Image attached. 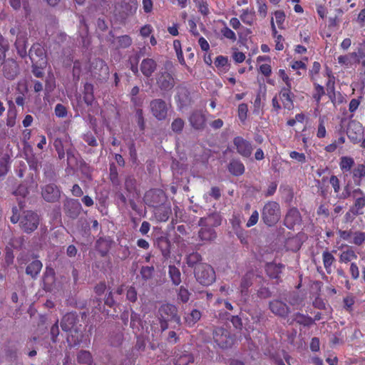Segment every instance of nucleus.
I'll return each mask as SVG.
<instances>
[{
  "label": "nucleus",
  "instance_id": "f257e3e1",
  "mask_svg": "<svg viewBox=\"0 0 365 365\" xmlns=\"http://www.w3.org/2000/svg\"><path fill=\"white\" fill-rule=\"evenodd\" d=\"M78 321V316L74 312L66 314L61 321L62 330L68 333V341L74 346L80 344L81 341L82 334L76 329Z\"/></svg>",
  "mask_w": 365,
  "mask_h": 365
},
{
  "label": "nucleus",
  "instance_id": "f03ea898",
  "mask_svg": "<svg viewBox=\"0 0 365 365\" xmlns=\"http://www.w3.org/2000/svg\"><path fill=\"white\" fill-rule=\"evenodd\" d=\"M158 317L162 332L168 329V322H174L181 324L180 316L178 314V307L171 303L163 304L158 309Z\"/></svg>",
  "mask_w": 365,
  "mask_h": 365
},
{
  "label": "nucleus",
  "instance_id": "7ed1b4c3",
  "mask_svg": "<svg viewBox=\"0 0 365 365\" xmlns=\"http://www.w3.org/2000/svg\"><path fill=\"white\" fill-rule=\"evenodd\" d=\"M294 97L292 88H282L272 100V111L278 114L282 107L284 109L292 110L294 107Z\"/></svg>",
  "mask_w": 365,
  "mask_h": 365
},
{
  "label": "nucleus",
  "instance_id": "20e7f679",
  "mask_svg": "<svg viewBox=\"0 0 365 365\" xmlns=\"http://www.w3.org/2000/svg\"><path fill=\"white\" fill-rule=\"evenodd\" d=\"M194 276L196 281L203 286H210L216 279L214 269L207 263H200L198 266L195 267Z\"/></svg>",
  "mask_w": 365,
  "mask_h": 365
},
{
  "label": "nucleus",
  "instance_id": "39448f33",
  "mask_svg": "<svg viewBox=\"0 0 365 365\" xmlns=\"http://www.w3.org/2000/svg\"><path fill=\"white\" fill-rule=\"evenodd\" d=\"M281 217L280 206L275 201H269L264 205L262 210V219L267 226H273Z\"/></svg>",
  "mask_w": 365,
  "mask_h": 365
},
{
  "label": "nucleus",
  "instance_id": "423d86ee",
  "mask_svg": "<svg viewBox=\"0 0 365 365\" xmlns=\"http://www.w3.org/2000/svg\"><path fill=\"white\" fill-rule=\"evenodd\" d=\"M155 83L163 93L172 91L175 86V73L168 71H160L155 75Z\"/></svg>",
  "mask_w": 365,
  "mask_h": 365
},
{
  "label": "nucleus",
  "instance_id": "0eeeda50",
  "mask_svg": "<svg viewBox=\"0 0 365 365\" xmlns=\"http://www.w3.org/2000/svg\"><path fill=\"white\" fill-rule=\"evenodd\" d=\"M215 343L221 349L231 348L235 343V337L230 332L222 327H217L212 333Z\"/></svg>",
  "mask_w": 365,
  "mask_h": 365
},
{
  "label": "nucleus",
  "instance_id": "6e6552de",
  "mask_svg": "<svg viewBox=\"0 0 365 365\" xmlns=\"http://www.w3.org/2000/svg\"><path fill=\"white\" fill-rule=\"evenodd\" d=\"M40 219L37 213L28 210L24 212L20 220V227L26 233H31L35 231L38 225Z\"/></svg>",
  "mask_w": 365,
  "mask_h": 365
},
{
  "label": "nucleus",
  "instance_id": "1a4fd4ad",
  "mask_svg": "<svg viewBox=\"0 0 365 365\" xmlns=\"http://www.w3.org/2000/svg\"><path fill=\"white\" fill-rule=\"evenodd\" d=\"M32 64L46 66L47 56L44 47L39 43H34L27 53Z\"/></svg>",
  "mask_w": 365,
  "mask_h": 365
},
{
  "label": "nucleus",
  "instance_id": "9d476101",
  "mask_svg": "<svg viewBox=\"0 0 365 365\" xmlns=\"http://www.w3.org/2000/svg\"><path fill=\"white\" fill-rule=\"evenodd\" d=\"M212 217H209L206 218L201 217L199 220L198 225L201 228L198 232V236L202 241H212L217 237L215 230L210 226L212 225Z\"/></svg>",
  "mask_w": 365,
  "mask_h": 365
},
{
  "label": "nucleus",
  "instance_id": "9b49d317",
  "mask_svg": "<svg viewBox=\"0 0 365 365\" xmlns=\"http://www.w3.org/2000/svg\"><path fill=\"white\" fill-rule=\"evenodd\" d=\"M150 108L152 115L158 120L167 118L168 106L167 103L161 98H155L150 101Z\"/></svg>",
  "mask_w": 365,
  "mask_h": 365
},
{
  "label": "nucleus",
  "instance_id": "f8f14e48",
  "mask_svg": "<svg viewBox=\"0 0 365 365\" xmlns=\"http://www.w3.org/2000/svg\"><path fill=\"white\" fill-rule=\"evenodd\" d=\"M61 189L55 183H49L41 187V196L48 202H58L61 197Z\"/></svg>",
  "mask_w": 365,
  "mask_h": 365
},
{
  "label": "nucleus",
  "instance_id": "ddd939ff",
  "mask_svg": "<svg viewBox=\"0 0 365 365\" xmlns=\"http://www.w3.org/2000/svg\"><path fill=\"white\" fill-rule=\"evenodd\" d=\"M233 144L239 155L243 158H250L252 155L253 148L252 143L241 136L235 137Z\"/></svg>",
  "mask_w": 365,
  "mask_h": 365
},
{
  "label": "nucleus",
  "instance_id": "4468645a",
  "mask_svg": "<svg viewBox=\"0 0 365 365\" xmlns=\"http://www.w3.org/2000/svg\"><path fill=\"white\" fill-rule=\"evenodd\" d=\"M352 210L356 214H364L365 208V192L360 187L354 188Z\"/></svg>",
  "mask_w": 365,
  "mask_h": 365
},
{
  "label": "nucleus",
  "instance_id": "2eb2a0df",
  "mask_svg": "<svg viewBox=\"0 0 365 365\" xmlns=\"http://www.w3.org/2000/svg\"><path fill=\"white\" fill-rule=\"evenodd\" d=\"M63 210L68 217L74 220L81 214L82 206L78 200L68 199L63 204Z\"/></svg>",
  "mask_w": 365,
  "mask_h": 365
},
{
  "label": "nucleus",
  "instance_id": "dca6fc26",
  "mask_svg": "<svg viewBox=\"0 0 365 365\" xmlns=\"http://www.w3.org/2000/svg\"><path fill=\"white\" fill-rule=\"evenodd\" d=\"M269 309L274 315L286 318L290 312L289 307L279 299H273L269 302Z\"/></svg>",
  "mask_w": 365,
  "mask_h": 365
},
{
  "label": "nucleus",
  "instance_id": "f3484780",
  "mask_svg": "<svg viewBox=\"0 0 365 365\" xmlns=\"http://www.w3.org/2000/svg\"><path fill=\"white\" fill-rule=\"evenodd\" d=\"M190 125L196 130H202L206 127L207 119L205 114L201 110H194L191 113L188 118Z\"/></svg>",
  "mask_w": 365,
  "mask_h": 365
},
{
  "label": "nucleus",
  "instance_id": "a211bd4d",
  "mask_svg": "<svg viewBox=\"0 0 365 365\" xmlns=\"http://www.w3.org/2000/svg\"><path fill=\"white\" fill-rule=\"evenodd\" d=\"M302 222V216L297 207H291L288 210L284 220V225L289 230L294 229L295 225Z\"/></svg>",
  "mask_w": 365,
  "mask_h": 365
},
{
  "label": "nucleus",
  "instance_id": "6ab92c4d",
  "mask_svg": "<svg viewBox=\"0 0 365 365\" xmlns=\"http://www.w3.org/2000/svg\"><path fill=\"white\" fill-rule=\"evenodd\" d=\"M364 129L362 125L359 122H351L347 128V136L354 144L361 142Z\"/></svg>",
  "mask_w": 365,
  "mask_h": 365
},
{
  "label": "nucleus",
  "instance_id": "aec40b11",
  "mask_svg": "<svg viewBox=\"0 0 365 365\" xmlns=\"http://www.w3.org/2000/svg\"><path fill=\"white\" fill-rule=\"evenodd\" d=\"M164 198V193L160 190H150L144 196V201L149 207H157L162 204Z\"/></svg>",
  "mask_w": 365,
  "mask_h": 365
},
{
  "label": "nucleus",
  "instance_id": "412c9836",
  "mask_svg": "<svg viewBox=\"0 0 365 365\" xmlns=\"http://www.w3.org/2000/svg\"><path fill=\"white\" fill-rule=\"evenodd\" d=\"M19 73L18 63L14 59H8L5 61L3 67V73L6 78L9 80L14 79Z\"/></svg>",
  "mask_w": 365,
  "mask_h": 365
},
{
  "label": "nucleus",
  "instance_id": "4be33fe9",
  "mask_svg": "<svg viewBox=\"0 0 365 365\" xmlns=\"http://www.w3.org/2000/svg\"><path fill=\"white\" fill-rule=\"evenodd\" d=\"M254 277V272L252 271H250L245 273L241 278L240 284L239 286V290L240 292L242 297H249V289L253 284Z\"/></svg>",
  "mask_w": 365,
  "mask_h": 365
},
{
  "label": "nucleus",
  "instance_id": "5701e85b",
  "mask_svg": "<svg viewBox=\"0 0 365 365\" xmlns=\"http://www.w3.org/2000/svg\"><path fill=\"white\" fill-rule=\"evenodd\" d=\"M158 64L155 60L151 58L143 59L140 65V70L145 78H150L157 70Z\"/></svg>",
  "mask_w": 365,
  "mask_h": 365
},
{
  "label": "nucleus",
  "instance_id": "b1692460",
  "mask_svg": "<svg viewBox=\"0 0 365 365\" xmlns=\"http://www.w3.org/2000/svg\"><path fill=\"white\" fill-rule=\"evenodd\" d=\"M287 322L289 325H292L296 322L304 327H309L314 324V320L311 317L300 312L294 313Z\"/></svg>",
  "mask_w": 365,
  "mask_h": 365
},
{
  "label": "nucleus",
  "instance_id": "393cba45",
  "mask_svg": "<svg viewBox=\"0 0 365 365\" xmlns=\"http://www.w3.org/2000/svg\"><path fill=\"white\" fill-rule=\"evenodd\" d=\"M349 175H351L355 185L361 186L365 178V164H356Z\"/></svg>",
  "mask_w": 365,
  "mask_h": 365
},
{
  "label": "nucleus",
  "instance_id": "a878e982",
  "mask_svg": "<svg viewBox=\"0 0 365 365\" xmlns=\"http://www.w3.org/2000/svg\"><path fill=\"white\" fill-rule=\"evenodd\" d=\"M339 168L344 177H347L355 167L354 159L351 156H341L339 158Z\"/></svg>",
  "mask_w": 365,
  "mask_h": 365
},
{
  "label": "nucleus",
  "instance_id": "bb28decb",
  "mask_svg": "<svg viewBox=\"0 0 365 365\" xmlns=\"http://www.w3.org/2000/svg\"><path fill=\"white\" fill-rule=\"evenodd\" d=\"M171 213L172 210L170 205L162 203V205L155 207L154 215L157 220L159 222L168 221Z\"/></svg>",
  "mask_w": 365,
  "mask_h": 365
},
{
  "label": "nucleus",
  "instance_id": "cd10ccee",
  "mask_svg": "<svg viewBox=\"0 0 365 365\" xmlns=\"http://www.w3.org/2000/svg\"><path fill=\"white\" fill-rule=\"evenodd\" d=\"M336 250H332L331 252L329 251L327 249L324 251H323L322 257V262L324 267L326 270V272L328 274H330L332 273V266L336 262V258L334 257L333 252H336Z\"/></svg>",
  "mask_w": 365,
  "mask_h": 365
},
{
  "label": "nucleus",
  "instance_id": "c85d7f7f",
  "mask_svg": "<svg viewBox=\"0 0 365 365\" xmlns=\"http://www.w3.org/2000/svg\"><path fill=\"white\" fill-rule=\"evenodd\" d=\"M357 259V255L351 246H346L339 255V262L340 263L347 264Z\"/></svg>",
  "mask_w": 365,
  "mask_h": 365
},
{
  "label": "nucleus",
  "instance_id": "c756f323",
  "mask_svg": "<svg viewBox=\"0 0 365 365\" xmlns=\"http://www.w3.org/2000/svg\"><path fill=\"white\" fill-rule=\"evenodd\" d=\"M27 37L26 34H18L15 41V47L17 53L21 57L27 56Z\"/></svg>",
  "mask_w": 365,
  "mask_h": 365
},
{
  "label": "nucleus",
  "instance_id": "7c9ffc66",
  "mask_svg": "<svg viewBox=\"0 0 365 365\" xmlns=\"http://www.w3.org/2000/svg\"><path fill=\"white\" fill-rule=\"evenodd\" d=\"M229 172L235 176L242 175L245 170L244 164L237 159H232L230 160L227 166Z\"/></svg>",
  "mask_w": 365,
  "mask_h": 365
},
{
  "label": "nucleus",
  "instance_id": "2f4dec72",
  "mask_svg": "<svg viewBox=\"0 0 365 365\" xmlns=\"http://www.w3.org/2000/svg\"><path fill=\"white\" fill-rule=\"evenodd\" d=\"M133 40L128 35H122L118 36L115 39L113 40L111 43L113 44L115 49H125L132 45Z\"/></svg>",
  "mask_w": 365,
  "mask_h": 365
},
{
  "label": "nucleus",
  "instance_id": "473e14b6",
  "mask_svg": "<svg viewBox=\"0 0 365 365\" xmlns=\"http://www.w3.org/2000/svg\"><path fill=\"white\" fill-rule=\"evenodd\" d=\"M83 94L84 103L87 106H92L95 101L93 85L90 83H85Z\"/></svg>",
  "mask_w": 365,
  "mask_h": 365
},
{
  "label": "nucleus",
  "instance_id": "72a5a7b5",
  "mask_svg": "<svg viewBox=\"0 0 365 365\" xmlns=\"http://www.w3.org/2000/svg\"><path fill=\"white\" fill-rule=\"evenodd\" d=\"M42 267L41 262L38 259H35L28 264L26 268V273L32 278H36L40 273Z\"/></svg>",
  "mask_w": 365,
  "mask_h": 365
},
{
  "label": "nucleus",
  "instance_id": "f704fd0d",
  "mask_svg": "<svg viewBox=\"0 0 365 365\" xmlns=\"http://www.w3.org/2000/svg\"><path fill=\"white\" fill-rule=\"evenodd\" d=\"M270 26L272 36L275 39V49L277 51H282L284 49V38L281 34H278L273 17L271 18Z\"/></svg>",
  "mask_w": 365,
  "mask_h": 365
},
{
  "label": "nucleus",
  "instance_id": "c9c22d12",
  "mask_svg": "<svg viewBox=\"0 0 365 365\" xmlns=\"http://www.w3.org/2000/svg\"><path fill=\"white\" fill-rule=\"evenodd\" d=\"M201 316L200 311L194 309L185 316V323L187 327H192L200 319Z\"/></svg>",
  "mask_w": 365,
  "mask_h": 365
},
{
  "label": "nucleus",
  "instance_id": "e433bc0d",
  "mask_svg": "<svg viewBox=\"0 0 365 365\" xmlns=\"http://www.w3.org/2000/svg\"><path fill=\"white\" fill-rule=\"evenodd\" d=\"M168 276L175 286H178L182 282L181 272L175 265L168 266Z\"/></svg>",
  "mask_w": 365,
  "mask_h": 365
},
{
  "label": "nucleus",
  "instance_id": "4c0bfd02",
  "mask_svg": "<svg viewBox=\"0 0 365 365\" xmlns=\"http://www.w3.org/2000/svg\"><path fill=\"white\" fill-rule=\"evenodd\" d=\"M284 265L282 264H269L266 267L267 275L272 279H279L282 273V269Z\"/></svg>",
  "mask_w": 365,
  "mask_h": 365
},
{
  "label": "nucleus",
  "instance_id": "58836bf2",
  "mask_svg": "<svg viewBox=\"0 0 365 365\" xmlns=\"http://www.w3.org/2000/svg\"><path fill=\"white\" fill-rule=\"evenodd\" d=\"M215 66L220 72H227L230 68L228 58L224 56H218L215 60Z\"/></svg>",
  "mask_w": 365,
  "mask_h": 365
},
{
  "label": "nucleus",
  "instance_id": "ea45409f",
  "mask_svg": "<svg viewBox=\"0 0 365 365\" xmlns=\"http://www.w3.org/2000/svg\"><path fill=\"white\" fill-rule=\"evenodd\" d=\"M185 261L189 267L195 269L200 263H202V256L198 252H192L186 256Z\"/></svg>",
  "mask_w": 365,
  "mask_h": 365
},
{
  "label": "nucleus",
  "instance_id": "a19ab883",
  "mask_svg": "<svg viewBox=\"0 0 365 365\" xmlns=\"http://www.w3.org/2000/svg\"><path fill=\"white\" fill-rule=\"evenodd\" d=\"M193 361L194 356L190 352H185L175 359V365H187Z\"/></svg>",
  "mask_w": 365,
  "mask_h": 365
},
{
  "label": "nucleus",
  "instance_id": "79ce46f5",
  "mask_svg": "<svg viewBox=\"0 0 365 365\" xmlns=\"http://www.w3.org/2000/svg\"><path fill=\"white\" fill-rule=\"evenodd\" d=\"M255 13L252 10L248 9H243L240 15L242 21L249 26H252L255 21Z\"/></svg>",
  "mask_w": 365,
  "mask_h": 365
},
{
  "label": "nucleus",
  "instance_id": "37998d69",
  "mask_svg": "<svg viewBox=\"0 0 365 365\" xmlns=\"http://www.w3.org/2000/svg\"><path fill=\"white\" fill-rule=\"evenodd\" d=\"M313 85L314 92L312 93V98L316 101L317 105H319L322 96L325 95V90L322 86L317 82H313Z\"/></svg>",
  "mask_w": 365,
  "mask_h": 365
},
{
  "label": "nucleus",
  "instance_id": "c03bdc74",
  "mask_svg": "<svg viewBox=\"0 0 365 365\" xmlns=\"http://www.w3.org/2000/svg\"><path fill=\"white\" fill-rule=\"evenodd\" d=\"M198 11L203 16H207L210 14L209 4L207 0H192Z\"/></svg>",
  "mask_w": 365,
  "mask_h": 365
},
{
  "label": "nucleus",
  "instance_id": "a18cd8bd",
  "mask_svg": "<svg viewBox=\"0 0 365 365\" xmlns=\"http://www.w3.org/2000/svg\"><path fill=\"white\" fill-rule=\"evenodd\" d=\"M77 361L80 364L92 365L93 357L90 351L81 350L78 353Z\"/></svg>",
  "mask_w": 365,
  "mask_h": 365
},
{
  "label": "nucleus",
  "instance_id": "49530a36",
  "mask_svg": "<svg viewBox=\"0 0 365 365\" xmlns=\"http://www.w3.org/2000/svg\"><path fill=\"white\" fill-rule=\"evenodd\" d=\"M155 273V268L151 266H143L140 269V275L143 281L147 282L153 278Z\"/></svg>",
  "mask_w": 365,
  "mask_h": 365
},
{
  "label": "nucleus",
  "instance_id": "de8ad7c7",
  "mask_svg": "<svg viewBox=\"0 0 365 365\" xmlns=\"http://www.w3.org/2000/svg\"><path fill=\"white\" fill-rule=\"evenodd\" d=\"M81 24L84 26V32L80 34L81 38L82 46L85 48H88L91 44V37L88 34V26L84 20L81 21Z\"/></svg>",
  "mask_w": 365,
  "mask_h": 365
},
{
  "label": "nucleus",
  "instance_id": "09e8293b",
  "mask_svg": "<svg viewBox=\"0 0 365 365\" xmlns=\"http://www.w3.org/2000/svg\"><path fill=\"white\" fill-rule=\"evenodd\" d=\"M345 143V137L341 135L337 139L332 141L331 143L327 145L324 148V150L327 153H334L338 147L343 145Z\"/></svg>",
  "mask_w": 365,
  "mask_h": 365
},
{
  "label": "nucleus",
  "instance_id": "8fccbe9b",
  "mask_svg": "<svg viewBox=\"0 0 365 365\" xmlns=\"http://www.w3.org/2000/svg\"><path fill=\"white\" fill-rule=\"evenodd\" d=\"M158 246L160 249L162 254L165 257L169 256L170 251V242L168 241V240L164 237L159 238L158 240Z\"/></svg>",
  "mask_w": 365,
  "mask_h": 365
},
{
  "label": "nucleus",
  "instance_id": "3c124183",
  "mask_svg": "<svg viewBox=\"0 0 365 365\" xmlns=\"http://www.w3.org/2000/svg\"><path fill=\"white\" fill-rule=\"evenodd\" d=\"M130 326L133 330V332L135 334L136 331H139L140 327L141 326V319L140 314L135 313L134 311H132L130 314Z\"/></svg>",
  "mask_w": 365,
  "mask_h": 365
},
{
  "label": "nucleus",
  "instance_id": "603ef678",
  "mask_svg": "<svg viewBox=\"0 0 365 365\" xmlns=\"http://www.w3.org/2000/svg\"><path fill=\"white\" fill-rule=\"evenodd\" d=\"M190 294L191 293L186 287L180 286L177 293L178 299L182 303H187L190 299Z\"/></svg>",
  "mask_w": 365,
  "mask_h": 365
},
{
  "label": "nucleus",
  "instance_id": "864d4df0",
  "mask_svg": "<svg viewBox=\"0 0 365 365\" xmlns=\"http://www.w3.org/2000/svg\"><path fill=\"white\" fill-rule=\"evenodd\" d=\"M321 70V64L318 61L312 63L311 68L309 70V78L312 82H316L317 76Z\"/></svg>",
  "mask_w": 365,
  "mask_h": 365
},
{
  "label": "nucleus",
  "instance_id": "5fc2aeb1",
  "mask_svg": "<svg viewBox=\"0 0 365 365\" xmlns=\"http://www.w3.org/2000/svg\"><path fill=\"white\" fill-rule=\"evenodd\" d=\"M185 126V121L183 119L180 118H175L171 123V129L172 130L177 133L180 134L183 130Z\"/></svg>",
  "mask_w": 365,
  "mask_h": 365
},
{
  "label": "nucleus",
  "instance_id": "6e6d98bb",
  "mask_svg": "<svg viewBox=\"0 0 365 365\" xmlns=\"http://www.w3.org/2000/svg\"><path fill=\"white\" fill-rule=\"evenodd\" d=\"M276 23L279 29H284V23L286 19V15L284 11L277 10L273 13Z\"/></svg>",
  "mask_w": 365,
  "mask_h": 365
},
{
  "label": "nucleus",
  "instance_id": "4d7b16f0",
  "mask_svg": "<svg viewBox=\"0 0 365 365\" xmlns=\"http://www.w3.org/2000/svg\"><path fill=\"white\" fill-rule=\"evenodd\" d=\"M96 250L102 257H105L109 251L107 242L101 238L98 240L96 242Z\"/></svg>",
  "mask_w": 365,
  "mask_h": 365
},
{
  "label": "nucleus",
  "instance_id": "13d9d810",
  "mask_svg": "<svg viewBox=\"0 0 365 365\" xmlns=\"http://www.w3.org/2000/svg\"><path fill=\"white\" fill-rule=\"evenodd\" d=\"M316 135L318 138H324L327 135V130L325 127V120L324 117H319V124Z\"/></svg>",
  "mask_w": 365,
  "mask_h": 365
},
{
  "label": "nucleus",
  "instance_id": "bf43d9fd",
  "mask_svg": "<svg viewBox=\"0 0 365 365\" xmlns=\"http://www.w3.org/2000/svg\"><path fill=\"white\" fill-rule=\"evenodd\" d=\"M125 189L129 193L136 191V180L133 177H128L125 181Z\"/></svg>",
  "mask_w": 365,
  "mask_h": 365
},
{
  "label": "nucleus",
  "instance_id": "052dcab7",
  "mask_svg": "<svg viewBox=\"0 0 365 365\" xmlns=\"http://www.w3.org/2000/svg\"><path fill=\"white\" fill-rule=\"evenodd\" d=\"M136 122L140 130L143 131L145 128L143 111L141 108H138L135 111Z\"/></svg>",
  "mask_w": 365,
  "mask_h": 365
},
{
  "label": "nucleus",
  "instance_id": "680f3d73",
  "mask_svg": "<svg viewBox=\"0 0 365 365\" xmlns=\"http://www.w3.org/2000/svg\"><path fill=\"white\" fill-rule=\"evenodd\" d=\"M82 138L90 146L96 147L98 145L96 138L91 131H88L84 133Z\"/></svg>",
  "mask_w": 365,
  "mask_h": 365
},
{
  "label": "nucleus",
  "instance_id": "e2e57ef3",
  "mask_svg": "<svg viewBox=\"0 0 365 365\" xmlns=\"http://www.w3.org/2000/svg\"><path fill=\"white\" fill-rule=\"evenodd\" d=\"M352 243L355 245L360 246L365 242V232L357 231L352 233Z\"/></svg>",
  "mask_w": 365,
  "mask_h": 365
},
{
  "label": "nucleus",
  "instance_id": "0e129e2a",
  "mask_svg": "<svg viewBox=\"0 0 365 365\" xmlns=\"http://www.w3.org/2000/svg\"><path fill=\"white\" fill-rule=\"evenodd\" d=\"M257 11L262 18H265L267 14V5L265 0H257Z\"/></svg>",
  "mask_w": 365,
  "mask_h": 365
},
{
  "label": "nucleus",
  "instance_id": "69168bd1",
  "mask_svg": "<svg viewBox=\"0 0 365 365\" xmlns=\"http://www.w3.org/2000/svg\"><path fill=\"white\" fill-rule=\"evenodd\" d=\"M362 96H359L357 98H352L349 104V111L352 114L351 117L354 115V113L356 111L359 106H360L362 100Z\"/></svg>",
  "mask_w": 365,
  "mask_h": 365
},
{
  "label": "nucleus",
  "instance_id": "338daca9",
  "mask_svg": "<svg viewBox=\"0 0 365 365\" xmlns=\"http://www.w3.org/2000/svg\"><path fill=\"white\" fill-rule=\"evenodd\" d=\"M289 157L290 158L301 164L305 163L307 162V157L304 153L291 151L289 153Z\"/></svg>",
  "mask_w": 365,
  "mask_h": 365
},
{
  "label": "nucleus",
  "instance_id": "774afa93",
  "mask_svg": "<svg viewBox=\"0 0 365 365\" xmlns=\"http://www.w3.org/2000/svg\"><path fill=\"white\" fill-rule=\"evenodd\" d=\"M248 107L246 103H241L238 106V117L242 122H244L247 117Z\"/></svg>",
  "mask_w": 365,
  "mask_h": 365
}]
</instances>
